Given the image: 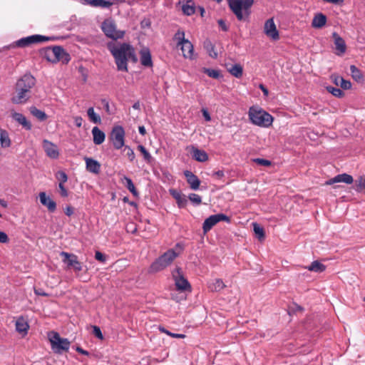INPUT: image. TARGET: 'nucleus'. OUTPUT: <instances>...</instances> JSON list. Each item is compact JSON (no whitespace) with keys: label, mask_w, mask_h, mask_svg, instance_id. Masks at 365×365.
I'll return each instance as SVG.
<instances>
[{"label":"nucleus","mask_w":365,"mask_h":365,"mask_svg":"<svg viewBox=\"0 0 365 365\" xmlns=\"http://www.w3.org/2000/svg\"><path fill=\"white\" fill-rule=\"evenodd\" d=\"M108 48L114 58L117 70L119 71L128 72V61L130 60L133 63L138 61L135 49L129 43L109 44Z\"/></svg>","instance_id":"1"},{"label":"nucleus","mask_w":365,"mask_h":365,"mask_svg":"<svg viewBox=\"0 0 365 365\" xmlns=\"http://www.w3.org/2000/svg\"><path fill=\"white\" fill-rule=\"evenodd\" d=\"M174 249H169L159 257H158L150 266L149 272L155 273L163 270L170 265L172 262L177 258L180 252L184 250V246L181 243H177Z\"/></svg>","instance_id":"2"},{"label":"nucleus","mask_w":365,"mask_h":365,"mask_svg":"<svg viewBox=\"0 0 365 365\" xmlns=\"http://www.w3.org/2000/svg\"><path fill=\"white\" fill-rule=\"evenodd\" d=\"M227 4L238 21H246L251 14L254 0H227Z\"/></svg>","instance_id":"3"},{"label":"nucleus","mask_w":365,"mask_h":365,"mask_svg":"<svg viewBox=\"0 0 365 365\" xmlns=\"http://www.w3.org/2000/svg\"><path fill=\"white\" fill-rule=\"evenodd\" d=\"M49 335L51 349L55 354H62L69 350L71 342L66 338H61L58 332L52 331Z\"/></svg>","instance_id":"4"},{"label":"nucleus","mask_w":365,"mask_h":365,"mask_svg":"<svg viewBox=\"0 0 365 365\" xmlns=\"http://www.w3.org/2000/svg\"><path fill=\"white\" fill-rule=\"evenodd\" d=\"M54 39L53 37H48L39 34L31 35L21 38L13 43V46L25 48L34 43H41Z\"/></svg>","instance_id":"5"},{"label":"nucleus","mask_w":365,"mask_h":365,"mask_svg":"<svg viewBox=\"0 0 365 365\" xmlns=\"http://www.w3.org/2000/svg\"><path fill=\"white\" fill-rule=\"evenodd\" d=\"M113 148L119 150L125 146V130L120 125L114 126L110 135Z\"/></svg>","instance_id":"6"},{"label":"nucleus","mask_w":365,"mask_h":365,"mask_svg":"<svg viewBox=\"0 0 365 365\" xmlns=\"http://www.w3.org/2000/svg\"><path fill=\"white\" fill-rule=\"evenodd\" d=\"M102 30L106 36L114 40L123 38L125 31H117L114 22L112 21H104L102 24Z\"/></svg>","instance_id":"7"},{"label":"nucleus","mask_w":365,"mask_h":365,"mask_svg":"<svg viewBox=\"0 0 365 365\" xmlns=\"http://www.w3.org/2000/svg\"><path fill=\"white\" fill-rule=\"evenodd\" d=\"M221 221L230 222V218L223 213L212 215L205 219L202 224V230L204 233L209 232L217 223Z\"/></svg>","instance_id":"8"},{"label":"nucleus","mask_w":365,"mask_h":365,"mask_svg":"<svg viewBox=\"0 0 365 365\" xmlns=\"http://www.w3.org/2000/svg\"><path fill=\"white\" fill-rule=\"evenodd\" d=\"M173 277L175 280V285L177 290L182 292L191 291L190 284L182 275L180 268H176L173 272Z\"/></svg>","instance_id":"9"},{"label":"nucleus","mask_w":365,"mask_h":365,"mask_svg":"<svg viewBox=\"0 0 365 365\" xmlns=\"http://www.w3.org/2000/svg\"><path fill=\"white\" fill-rule=\"evenodd\" d=\"M60 255L63 257L62 262L66 264L68 268H73L75 272L82 270V263L78 261L76 255L63 251L60 253Z\"/></svg>","instance_id":"10"},{"label":"nucleus","mask_w":365,"mask_h":365,"mask_svg":"<svg viewBox=\"0 0 365 365\" xmlns=\"http://www.w3.org/2000/svg\"><path fill=\"white\" fill-rule=\"evenodd\" d=\"M53 63L62 62L63 64H67L71 61V56L64 48L61 46H54Z\"/></svg>","instance_id":"11"},{"label":"nucleus","mask_w":365,"mask_h":365,"mask_svg":"<svg viewBox=\"0 0 365 365\" xmlns=\"http://www.w3.org/2000/svg\"><path fill=\"white\" fill-rule=\"evenodd\" d=\"M35 78L31 74H26L18 80L16 88H22L31 93V88L35 85Z\"/></svg>","instance_id":"12"},{"label":"nucleus","mask_w":365,"mask_h":365,"mask_svg":"<svg viewBox=\"0 0 365 365\" xmlns=\"http://www.w3.org/2000/svg\"><path fill=\"white\" fill-rule=\"evenodd\" d=\"M250 121L258 126L269 127L274 120L273 115H249Z\"/></svg>","instance_id":"13"},{"label":"nucleus","mask_w":365,"mask_h":365,"mask_svg":"<svg viewBox=\"0 0 365 365\" xmlns=\"http://www.w3.org/2000/svg\"><path fill=\"white\" fill-rule=\"evenodd\" d=\"M264 31L268 37L274 41L279 38V31L277 29L273 19H269L265 21Z\"/></svg>","instance_id":"14"},{"label":"nucleus","mask_w":365,"mask_h":365,"mask_svg":"<svg viewBox=\"0 0 365 365\" xmlns=\"http://www.w3.org/2000/svg\"><path fill=\"white\" fill-rule=\"evenodd\" d=\"M43 148L46 155L51 159H57L59 157V150L56 145L44 139L42 143Z\"/></svg>","instance_id":"15"},{"label":"nucleus","mask_w":365,"mask_h":365,"mask_svg":"<svg viewBox=\"0 0 365 365\" xmlns=\"http://www.w3.org/2000/svg\"><path fill=\"white\" fill-rule=\"evenodd\" d=\"M354 182L353 177L347 173L339 174L326 182V185H332L338 182L351 184Z\"/></svg>","instance_id":"16"},{"label":"nucleus","mask_w":365,"mask_h":365,"mask_svg":"<svg viewBox=\"0 0 365 365\" xmlns=\"http://www.w3.org/2000/svg\"><path fill=\"white\" fill-rule=\"evenodd\" d=\"M39 200L41 203L47 207L50 212H54L56 210V202L50 197H48L44 192L39 193Z\"/></svg>","instance_id":"17"},{"label":"nucleus","mask_w":365,"mask_h":365,"mask_svg":"<svg viewBox=\"0 0 365 365\" xmlns=\"http://www.w3.org/2000/svg\"><path fill=\"white\" fill-rule=\"evenodd\" d=\"M184 175L185 176L187 182L192 190H197L199 189L200 180L197 175L190 170H185L184 172Z\"/></svg>","instance_id":"18"},{"label":"nucleus","mask_w":365,"mask_h":365,"mask_svg":"<svg viewBox=\"0 0 365 365\" xmlns=\"http://www.w3.org/2000/svg\"><path fill=\"white\" fill-rule=\"evenodd\" d=\"M332 36L334 40L336 50L337 51L336 53L337 55L344 53L346 49L344 40L336 32H334Z\"/></svg>","instance_id":"19"},{"label":"nucleus","mask_w":365,"mask_h":365,"mask_svg":"<svg viewBox=\"0 0 365 365\" xmlns=\"http://www.w3.org/2000/svg\"><path fill=\"white\" fill-rule=\"evenodd\" d=\"M30 96V93L22 88H16V93L12 97V101L14 103H22L26 102Z\"/></svg>","instance_id":"20"},{"label":"nucleus","mask_w":365,"mask_h":365,"mask_svg":"<svg viewBox=\"0 0 365 365\" xmlns=\"http://www.w3.org/2000/svg\"><path fill=\"white\" fill-rule=\"evenodd\" d=\"M15 325L17 332L22 334L23 336L27 334L29 325L27 320L24 317H19L16 319Z\"/></svg>","instance_id":"21"},{"label":"nucleus","mask_w":365,"mask_h":365,"mask_svg":"<svg viewBox=\"0 0 365 365\" xmlns=\"http://www.w3.org/2000/svg\"><path fill=\"white\" fill-rule=\"evenodd\" d=\"M140 63L143 66L146 67H152L153 61L151 58V53L148 48H143L140 51Z\"/></svg>","instance_id":"22"},{"label":"nucleus","mask_w":365,"mask_h":365,"mask_svg":"<svg viewBox=\"0 0 365 365\" xmlns=\"http://www.w3.org/2000/svg\"><path fill=\"white\" fill-rule=\"evenodd\" d=\"M180 49L182 52V56L185 58H194V47L192 43L187 40L182 45L180 46Z\"/></svg>","instance_id":"23"},{"label":"nucleus","mask_w":365,"mask_h":365,"mask_svg":"<svg viewBox=\"0 0 365 365\" xmlns=\"http://www.w3.org/2000/svg\"><path fill=\"white\" fill-rule=\"evenodd\" d=\"M191 153L192 158L198 162L203 163L208 160V155L203 150L192 147Z\"/></svg>","instance_id":"24"},{"label":"nucleus","mask_w":365,"mask_h":365,"mask_svg":"<svg viewBox=\"0 0 365 365\" xmlns=\"http://www.w3.org/2000/svg\"><path fill=\"white\" fill-rule=\"evenodd\" d=\"M92 135L94 144L101 145L104 142L106 135L97 126L93 128Z\"/></svg>","instance_id":"25"},{"label":"nucleus","mask_w":365,"mask_h":365,"mask_svg":"<svg viewBox=\"0 0 365 365\" xmlns=\"http://www.w3.org/2000/svg\"><path fill=\"white\" fill-rule=\"evenodd\" d=\"M170 194L175 199L178 206L180 208H184L187 204V199L185 195H182L180 192L173 190H170Z\"/></svg>","instance_id":"26"},{"label":"nucleus","mask_w":365,"mask_h":365,"mask_svg":"<svg viewBox=\"0 0 365 365\" xmlns=\"http://www.w3.org/2000/svg\"><path fill=\"white\" fill-rule=\"evenodd\" d=\"M86 163V169L90 173L98 174L100 172L101 165L97 160L87 158Z\"/></svg>","instance_id":"27"},{"label":"nucleus","mask_w":365,"mask_h":365,"mask_svg":"<svg viewBox=\"0 0 365 365\" xmlns=\"http://www.w3.org/2000/svg\"><path fill=\"white\" fill-rule=\"evenodd\" d=\"M93 7L108 8L114 4V0H85Z\"/></svg>","instance_id":"28"},{"label":"nucleus","mask_w":365,"mask_h":365,"mask_svg":"<svg viewBox=\"0 0 365 365\" xmlns=\"http://www.w3.org/2000/svg\"><path fill=\"white\" fill-rule=\"evenodd\" d=\"M0 144L2 148H7L11 146V141L9 133L0 128Z\"/></svg>","instance_id":"29"},{"label":"nucleus","mask_w":365,"mask_h":365,"mask_svg":"<svg viewBox=\"0 0 365 365\" xmlns=\"http://www.w3.org/2000/svg\"><path fill=\"white\" fill-rule=\"evenodd\" d=\"M327 23V16L322 14L319 13L314 16L312 20V26L314 28H322Z\"/></svg>","instance_id":"30"},{"label":"nucleus","mask_w":365,"mask_h":365,"mask_svg":"<svg viewBox=\"0 0 365 365\" xmlns=\"http://www.w3.org/2000/svg\"><path fill=\"white\" fill-rule=\"evenodd\" d=\"M305 269L311 272L322 273L325 271L326 266L320 262L315 260L313 261L310 265L305 267Z\"/></svg>","instance_id":"31"},{"label":"nucleus","mask_w":365,"mask_h":365,"mask_svg":"<svg viewBox=\"0 0 365 365\" xmlns=\"http://www.w3.org/2000/svg\"><path fill=\"white\" fill-rule=\"evenodd\" d=\"M40 56L46 58L48 61L53 63V53H54V46L53 47H46L43 48H41L39 51Z\"/></svg>","instance_id":"32"},{"label":"nucleus","mask_w":365,"mask_h":365,"mask_svg":"<svg viewBox=\"0 0 365 365\" xmlns=\"http://www.w3.org/2000/svg\"><path fill=\"white\" fill-rule=\"evenodd\" d=\"M350 71L352 78L357 83H363L364 81L361 71L354 65L350 66Z\"/></svg>","instance_id":"33"},{"label":"nucleus","mask_w":365,"mask_h":365,"mask_svg":"<svg viewBox=\"0 0 365 365\" xmlns=\"http://www.w3.org/2000/svg\"><path fill=\"white\" fill-rule=\"evenodd\" d=\"M182 10L184 14L191 16L195 12V4L192 0H186L185 4L182 6Z\"/></svg>","instance_id":"34"},{"label":"nucleus","mask_w":365,"mask_h":365,"mask_svg":"<svg viewBox=\"0 0 365 365\" xmlns=\"http://www.w3.org/2000/svg\"><path fill=\"white\" fill-rule=\"evenodd\" d=\"M203 46L210 57L213 58L217 57V53L215 50V46L210 40L206 39L203 43Z\"/></svg>","instance_id":"35"},{"label":"nucleus","mask_w":365,"mask_h":365,"mask_svg":"<svg viewBox=\"0 0 365 365\" xmlns=\"http://www.w3.org/2000/svg\"><path fill=\"white\" fill-rule=\"evenodd\" d=\"M353 188L356 192H361L365 190V177L359 176L355 181Z\"/></svg>","instance_id":"36"},{"label":"nucleus","mask_w":365,"mask_h":365,"mask_svg":"<svg viewBox=\"0 0 365 365\" xmlns=\"http://www.w3.org/2000/svg\"><path fill=\"white\" fill-rule=\"evenodd\" d=\"M228 71L235 77L240 78L243 73V68L240 64L236 63L228 68Z\"/></svg>","instance_id":"37"},{"label":"nucleus","mask_w":365,"mask_h":365,"mask_svg":"<svg viewBox=\"0 0 365 365\" xmlns=\"http://www.w3.org/2000/svg\"><path fill=\"white\" fill-rule=\"evenodd\" d=\"M225 287V284L221 279H216L214 282L209 285L212 292H220Z\"/></svg>","instance_id":"38"},{"label":"nucleus","mask_w":365,"mask_h":365,"mask_svg":"<svg viewBox=\"0 0 365 365\" xmlns=\"http://www.w3.org/2000/svg\"><path fill=\"white\" fill-rule=\"evenodd\" d=\"M124 180H125L126 182L125 187H127V189L133 195V196L138 197L139 192L136 190L132 180L127 176L124 177Z\"/></svg>","instance_id":"39"},{"label":"nucleus","mask_w":365,"mask_h":365,"mask_svg":"<svg viewBox=\"0 0 365 365\" xmlns=\"http://www.w3.org/2000/svg\"><path fill=\"white\" fill-rule=\"evenodd\" d=\"M173 40L177 41V46H180L187 41V39L185 38V32L181 30H178L175 34Z\"/></svg>","instance_id":"40"},{"label":"nucleus","mask_w":365,"mask_h":365,"mask_svg":"<svg viewBox=\"0 0 365 365\" xmlns=\"http://www.w3.org/2000/svg\"><path fill=\"white\" fill-rule=\"evenodd\" d=\"M203 72L205 74H207L209 77L215 79H219L220 78L222 77L220 71L217 69L204 68Z\"/></svg>","instance_id":"41"},{"label":"nucleus","mask_w":365,"mask_h":365,"mask_svg":"<svg viewBox=\"0 0 365 365\" xmlns=\"http://www.w3.org/2000/svg\"><path fill=\"white\" fill-rule=\"evenodd\" d=\"M253 230L257 236V237L259 240H264L265 235L264 231L262 227H261L259 224L255 222L253 223Z\"/></svg>","instance_id":"42"},{"label":"nucleus","mask_w":365,"mask_h":365,"mask_svg":"<svg viewBox=\"0 0 365 365\" xmlns=\"http://www.w3.org/2000/svg\"><path fill=\"white\" fill-rule=\"evenodd\" d=\"M138 150L142 153L143 155V158L148 163H150L153 158L150 153L146 150V148L143 145H138Z\"/></svg>","instance_id":"43"},{"label":"nucleus","mask_w":365,"mask_h":365,"mask_svg":"<svg viewBox=\"0 0 365 365\" xmlns=\"http://www.w3.org/2000/svg\"><path fill=\"white\" fill-rule=\"evenodd\" d=\"M335 83L339 84L341 88L343 89H349L351 87V83L349 81H346L342 77H337L335 79Z\"/></svg>","instance_id":"44"},{"label":"nucleus","mask_w":365,"mask_h":365,"mask_svg":"<svg viewBox=\"0 0 365 365\" xmlns=\"http://www.w3.org/2000/svg\"><path fill=\"white\" fill-rule=\"evenodd\" d=\"M17 118L16 120L23 125V127L26 130H30L31 128V124L29 121H28L25 117V115H16Z\"/></svg>","instance_id":"45"},{"label":"nucleus","mask_w":365,"mask_h":365,"mask_svg":"<svg viewBox=\"0 0 365 365\" xmlns=\"http://www.w3.org/2000/svg\"><path fill=\"white\" fill-rule=\"evenodd\" d=\"M159 330L162 332V333H165L167 335L173 337V338H176V339H183L185 337V334H175V333H173V332H170V331L167 330L165 327H159Z\"/></svg>","instance_id":"46"},{"label":"nucleus","mask_w":365,"mask_h":365,"mask_svg":"<svg viewBox=\"0 0 365 365\" xmlns=\"http://www.w3.org/2000/svg\"><path fill=\"white\" fill-rule=\"evenodd\" d=\"M188 199L195 206L200 205L202 202L201 197L199 195L195 194V193H190L188 195Z\"/></svg>","instance_id":"47"},{"label":"nucleus","mask_w":365,"mask_h":365,"mask_svg":"<svg viewBox=\"0 0 365 365\" xmlns=\"http://www.w3.org/2000/svg\"><path fill=\"white\" fill-rule=\"evenodd\" d=\"M248 114H269L258 106H252L250 108Z\"/></svg>","instance_id":"48"},{"label":"nucleus","mask_w":365,"mask_h":365,"mask_svg":"<svg viewBox=\"0 0 365 365\" xmlns=\"http://www.w3.org/2000/svg\"><path fill=\"white\" fill-rule=\"evenodd\" d=\"M327 91L336 97H341L343 96V91L339 88L329 86L327 87Z\"/></svg>","instance_id":"49"},{"label":"nucleus","mask_w":365,"mask_h":365,"mask_svg":"<svg viewBox=\"0 0 365 365\" xmlns=\"http://www.w3.org/2000/svg\"><path fill=\"white\" fill-rule=\"evenodd\" d=\"M56 178L59 180V183L64 184L68 180V176L64 171H58L56 174Z\"/></svg>","instance_id":"50"},{"label":"nucleus","mask_w":365,"mask_h":365,"mask_svg":"<svg viewBox=\"0 0 365 365\" xmlns=\"http://www.w3.org/2000/svg\"><path fill=\"white\" fill-rule=\"evenodd\" d=\"M124 150L126 151V156L130 162H133L135 158L133 150L128 145H125Z\"/></svg>","instance_id":"51"},{"label":"nucleus","mask_w":365,"mask_h":365,"mask_svg":"<svg viewBox=\"0 0 365 365\" xmlns=\"http://www.w3.org/2000/svg\"><path fill=\"white\" fill-rule=\"evenodd\" d=\"M93 334L98 339L102 340L103 339V335L102 334V331L100 329V327L97 326H93Z\"/></svg>","instance_id":"52"},{"label":"nucleus","mask_w":365,"mask_h":365,"mask_svg":"<svg viewBox=\"0 0 365 365\" xmlns=\"http://www.w3.org/2000/svg\"><path fill=\"white\" fill-rule=\"evenodd\" d=\"M255 162L258 165H260L262 166H266V167L270 166L272 165V163L270 160L263 159V158H256V159H255Z\"/></svg>","instance_id":"53"},{"label":"nucleus","mask_w":365,"mask_h":365,"mask_svg":"<svg viewBox=\"0 0 365 365\" xmlns=\"http://www.w3.org/2000/svg\"><path fill=\"white\" fill-rule=\"evenodd\" d=\"M95 258L96 260L101 262H105L106 260V257L104 254L99 251H96L95 253Z\"/></svg>","instance_id":"54"},{"label":"nucleus","mask_w":365,"mask_h":365,"mask_svg":"<svg viewBox=\"0 0 365 365\" xmlns=\"http://www.w3.org/2000/svg\"><path fill=\"white\" fill-rule=\"evenodd\" d=\"M58 187L60 190L61 196L63 197H68V190H66V188L65 187L64 184L59 183Z\"/></svg>","instance_id":"55"},{"label":"nucleus","mask_w":365,"mask_h":365,"mask_svg":"<svg viewBox=\"0 0 365 365\" xmlns=\"http://www.w3.org/2000/svg\"><path fill=\"white\" fill-rule=\"evenodd\" d=\"M217 23H218V25L221 28V29L223 31H227L228 29H229V27L227 26L225 21L220 19L217 21Z\"/></svg>","instance_id":"56"},{"label":"nucleus","mask_w":365,"mask_h":365,"mask_svg":"<svg viewBox=\"0 0 365 365\" xmlns=\"http://www.w3.org/2000/svg\"><path fill=\"white\" fill-rule=\"evenodd\" d=\"M9 241V237L4 232L0 231V242L7 243Z\"/></svg>","instance_id":"57"},{"label":"nucleus","mask_w":365,"mask_h":365,"mask_svg":"<svg viewBox=\"0 0 365 365\" xmlns=\"http://www.w3.org/2000/svg\"><path fill=\"white\" fill-rule=\"evenodd\" d=\"M64 212L67 216L70 217L73 214L74 209L73 207L68 205L66 207Z\"/></svg>","instance_id":"58"},{"label":"nucleus","mask_w":365,"mask_h":365,"mask_svg":"<svg viewBox=\"0 0 365 365\" xmlns=\"http://www.w3.org/2000/svg\"><path fill=\"white\" fill-rule=\"evenodd\" d=\"M212 176L216 177L218 179H220L225 176V173L223 170H217L212 173Z\"/></svg>","instance_id":"59"},{"label":"nucleus","mask_w":365,"mask_h":365,"mask_svg":"<svg viewBox=\"0 0 365 365\" xmlns=\"http://www.w3.org/2000/svg\"><path fill=\"white\" fill-rule=\"evenodd\" d=\"M91 121L94 123H99L101 122V115H88Z\"/></svg>","instance_id":"60"},{"label":"nucleus","mask_w":365,"mask_h":365,"mask_svg":"<svg viewBox=\"0 0 365 365\" xmlns=\"http://www.w3.org/2000/svg\"><path fill=\"white\" fill-rule=\"evenodd\" d=\"M30 114L34 115V114H45L43 111H41L38 109H37L35 107H31L30 109Z\"/></svg>","instance_id":"61"},{"label":"nucleus","mask_w":365,"mask_h":365,"mask_svg":"<svg viewBox=\"0 0 365 365\" xmlns=\"http://www.w3.org/2000/svg\"><path fill=\"white\" fill-rule=\"evenodd\" d=\"M34 293L38 296L47 297L48 294L41 289H34Z\"/></svg>","instance_id":"62"},{"label":"nucleus","mask_w":365,"mask_h":365,"mask_svg":"<svg viewBox=\"0 0 365 365\" xmlns=\"http://www.w3.org/2000/svg\"><path fill=\"white\" fill-rule=\"evenodd\" d=\"M76 351L77 352H78L79 354H83V355H86V356H89L90 355V354H89V352L88 351L84 350L83 349H82L80 346H77L76 348Z\"/></svg>","instance_id":"63"},{"label":"nucleus","mask_w":365,"mask_h":365,"mask_svg":"<svg viewBox=\"0 0 365 365\" xmlns=\"http://www.w3.org/2000/svg\"><path fill=\"white\" fill-rule=\"evenodd\" d=\"M259 88L262 91L264 96H268L269 91L263 84H259Z\"/></svg>","instance_id":"64"}]
</instances>
